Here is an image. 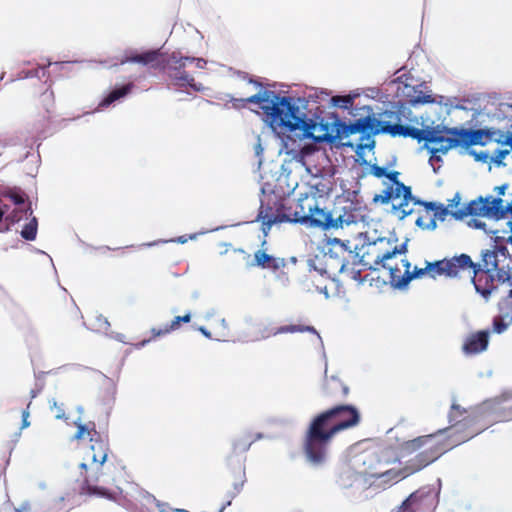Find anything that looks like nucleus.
<instances>
[{"instance_id": "obj_25", "label": "nucleus", "mask_w": 512, "mask_h": 512, "mask_svg": "<svg viewBox=\"0 0 512 512\" xmlns=\"http://www.w3.org/2000/svg\"><path fill=\"white\" fill-rule=\"evenodd\" d=\"M296 332H310V333L316 334L317 338L319 340V343H320L321 347L323 348V342H322L321 336L318 334V332L316 331V329L313 326H308V325L293 324V325L280 326L278 328L271 329V331L267 334H262V338L267 339L270 336H276L278 334L296 333Z\"/></svg>"}, {"instance_id": "obj_45", "label": "nucleus", "mask_w": 512, "mask_h": 512, "mask_svg": "<svg viewBox=\"0 0 512 512\" xmlns=\"http://www.w3.org/2000/svg\"><path fill=\"white\" fill-rule=\"evenodd\" d=\"M471 155L474 156V159L478 162L486 163L490 159L489 153L487 151H475L470 150L469 152Z\"/></svg>"}, {"instance_id": "obj_19", "label": "nucleus", "mask_w": 512, "mask_h": 512, "mask_svg": "<svg viewBox=\"0 0 512 512\" xmlns=\"http://www.w3.org/2000/svg\"><path fill=\"white\" fill-rule=\"evenodd\" d=\"M422 88L423 84L416 86L405 84L401 89V94L406 99V102L413 107L433 103L435 100L432 94L425 93Z\"/></svg>"}, {"instance_id": "obj_44", "label": "nucleus", "mask_w": 512, "mask_h": 512, "mask_svg": "<svg viewBox=\"0 0 512 512\" xmlns=\"http://www.w3.org/2000/svg\"><path fill=\"white\" fill-rule=\"evenodd\" d=\"M252 443L250 438H246L245 440H237L233 443V448L235 451H247Z\"/></svg>"}, {"instance_id": "obj_51", "label": "nucleus", "mask_w": 512, "mask_h": 512, "mask_svg": "<svg viewBox=\"0 0 512 512\" xmlns=\"http://www.w3.org/2000/svg\"><path fill=\"white\" fill-rule=\"evenodd\" d=\"M47 67L48 66L46 65V66H43V67H39L35 71H30L27 76L28 77H39V78L40 77H45L47 75V70H46Z\"/></svg>"}, {"instance_id": "obj_8", "label": "nucleus", "mask_w": 512, "mask_h": 512, "mask_svg": "<svg viewBox=\"0 0 512 512\" xmlns=\"http://www.w3.org/2000/svg\"><path fill=\"white\" fill-rule=\"evenodd\" d=\"M380 125H382V122L370 115L359 118L350 124H346L341 120L340 140L347 138L350 135L360 133L361 142L357 145L356 148V153L360 155L365 149L374 148L375 141L372 137L379 134Z\"/></svg>"}, {"instance_id": "obj_49", "label": "nucleus", "mask_w": 512, "mask_h": 512, "mask_svg": "<svg viewBox=\"0 0 512 512\" xmlns=\"http://www.w3.org/2000/svg\"><path fill=\"white\" fill-rule=\"evenodd\" d=\"M49 403L51 409L55 408L57 410V414L55 416L57 419L65 418L64 409L61 406H58L57 401L55 399L49 401Z\"/></svg>"}, {"instance_id": "obj_29", "label": "nucleus", "mask_w": 512, "mask_h": 512, "mask_svg": "<svg viewBox=\"0 0 512 512\" xmlns=\"http://www.w3.org/2000/svg\"><path fill=\"white\" fill-rule=\"evenodd\" d=\"M407 241L402 243L399 246H396L392 251H387L383 254H380L376 257L374 263L376 265H381L383 268L389 270V265L387 264V261L395 257L397 254H404L407 251Z\"/></svg>"}, {"instance_id": "obj_20", "label": "nucleus", "mask_w": 512, "mask_h": 512, "mask_svg": "<svg viewBox=\"0 0 512 512\" xmlns=\"http://www.w3.org/2000/svg\"><path fill=\"white\" fill-rule=\"evenodd\" d=\"M509 396L510 394H503L499 398L484 402L479 408H477L478 415H483L488 410H491L492 412L495 413H503V415L501 416L503 420H511L512 404L505 405V403L508 401Z\"/></svg>"}, {"instance_id": "obj_42", "label": "nucleus", "mask_w": 512, "mask_h": 512, "mask_svg": "<svg viewBox=\"0 0 512 512\" xmlns=\"http://www.w3.org/2000/svg\"><path fill=\"white\" fill-rule=\"evenodd\" d=\"M329 243L332 245L333 248L339 249L341 253H345L347 251L351 253V251L349 250V241L344 242L338 238H334L330 240Z\"/></svg>"}, {"instance_id": "obj_13", "label": "nucleus", "mask_w": 512, "mask_h": 512, "mask_svg": "<svg viewBox=\"0 0 512 512\" xmlns=\"http://www.w3.org/2000/svg\"><path fill=\"white\" fill-rule=\"evenodd\" d=\"M500 203L501 198H494L490 195L486 197L480 196L460 209L452 210L451 216L457 220H462L466 216H479L496 220V216L500 213L498 210Z\"/></svg>"}, {"instance_id": "obj_46", "label": "nucleus", "mask_w": 512, "mask_h": 512, "mask_svg": "<svg viewBox=\"0 0 512 512\" xmlns=\"http://www.w3.org/2000/svg\"><path fill=\"white\" fill-rule=\"evenodd\" d=\"M468 225L472 228H475V229H481V230H484L487 234H490V233H495V231H488L486 229V223L483 222L482 220H479V219H476V218H473L471 220H469L468 222Z\"/></svg>"}, {"instance_id": "obj_60", "label": "nucleus", "mask_w": 512, "mask_h": 512, "mask_svg": "<svg viewBox=\"0 0 512 512\" xmlns=\"http://www.w3.org/2000/svg\"><path fill=\"white\" fill-rule=\"evenodd\" d=\"M506 189H507V185L506 184L495 187V191H497V193L499 195H503L505 193Z\"/></svg>"}, {"instance_id": "obj_23", "label": "nucleus", "mask_w": 512, "mask_h": 512, "mask_svg": "<svg viewBox=\"0 0 512 512\" xmlns=\"http://www.w3.org/2000/svg\"><path fill=\"white\" fill-rule=\"evenodd\" d=\"M473 262L470 256L461 254L449 260H444L445 275L455 277L458 275L460 269L471 268Z\"/></svg>"}, {"instance_id": "obj_37", "label": "nucleus", "mask_w": 512, "mask_h": 512, "mask_svg": "<svg viewBox=\"0 0 512 512\" xmlns=\"http://www.w3.org/2000/svg\"><path fill=\"white\" fill-rule=\"evenodd\" d=\"M81 61H73V63H80ZM87 64H92L93 61H85ZM71 61H57V62H51L48 61L47 66H55L57 68L58 72H65V73H71Z\"/></svg>"}, {"instance_id": "obj_36", "label": "nucleus", "mask_w": 512, "mask_h": 512, "mask_svg": "<svg viewBox=\"0 0 512 512\" xmlns=\"http://www.w3.org/2000/svg\"><path fill=\"white\" fill-rule=\"evenodd\" d=\"M497 280L498 282L505 283L509 282V284L512 286V276L510 272L509 264L507 266H503L501 268L496 269V274L494 275V281Z\"/></svg>"}, {"instance_id": "obj_38", "label": "nucleus", "mask_w": 512, "mask_h": 512, "mask_svg": "<svg viewBox=\"0 0 512 512\" xmlns=\"http://www.w3.org/2000/svg\"><path fill=\"white\" fill-rule=\"evenodd\" d=\"M31 215H32V209L29 206L27 208L16 209L11 215H8L6 217V220H8L11 223H15V222L20 221L23 216L28 217Z\"/></svg>"}, {"instance_id": "obj_11", "label": "nucleus", "mask_w": 512, "mask_h": 512, "mask_svg": "<svg viewBox=\"0 0 512 512\" xmlns=\"http://www.w3.org/2000/svg\"><path fill=\"white\" fill-rule=\"evenodd\" d=\"M102 466L99 464H91L90 472L84 479L81 486V493L89 496H96L100 498H106L114 501L120 506H126V496L123 494V490L119 487L115 489H107L102 486H98L95 483L100 481Z\"/></svg>"}, {"instance_id": "obj_5", "label": "nucleus", "mask_w": 512, "mask_h": 512, "mask_svg": "<svg viewBox=\"0 0 512 512\" xmlns=\"http://www.w3.org/2000/svg\"><path fill=\"white\" fill-rule=\"evenodd\" d=\"M450 430H452V428L440 429L436 433L419 436L415 439L408 440L403 443L402 449L408 453L414 452L417 449L421 448L422 446L429 444L428 451H424L417 455L416 458L419 464L417 465L415 470H420L421 468L427 466L428 464L435 461L442 453L448 451L452 447L462 442H465L466 440L472 438L474 435L478 433L474 432L470 435L459 437L456 440H451L448 444H440L438 441H436V439H438L440 436H442L444 433H447Z\"/></svg>"}, {"instance_id": "obj_32", "label": "nucleus", "mask_w": 512, "mask_h": 512, "mask_svg": "<svg viewBox=\"0 0 512 512\" xmlns=\"http://www.w3.org/2000/svg\"><path fill=\"white\" fill-rule=\"evenodd\" d=\"M482 262L481 267L484 270L493 272L498 267V257L497 252L492 250H486L482 253Z\"/></svg>"}, {"instance_id": "obj_61", "label": "nucleus", "mask_w": 512, "mask_h": 512, "mask_svg": "<svg viewBox=\"0 0 512 512\" xmlns=\"http://www.w3.org/2000/svg\"><path fill=\"white\" fill-rule=\"evenodd\" d=\"M198 330L206 337L211 338V333L203 326L199 327Z\"/></svg>"}, {"instance_id": "obj_31", "label": "nucleus", "mask_w": 512, "mask_h": 512, "mask_svg": "<svg viewBox=\"0 0 512 512\" xmlns=\"http://www.w3.org/2000/svg\"><path fill=\"white\" fill-rule=\"evenodd\" d=\"M88 456L91 458L92 464H99L100 466H103L107 460V453L104 444L102 442L92 444Z\"/></svg>"}, {"instance_id": "obj_59", "label": "nucleus", "mask_w": 512, "mask_h": 512, "mask_svg": "<svg viewBox=\"0 0 512 512\" xmlns=\"http://www.w3.org/2000/svg\"><path fill=\"white\" fill-rule=\"evenodd\" d=\"M227 97H229V98H230V101H231V102H233V106H234L235 108H238V107H239V106H238V103H240V102L249 103V102L247 101V99H248L249 97H247V98H245V99H236V98L230 97V94H227Z\"/></svg>"}, {"instance_id": "obj_47", "label": "nucleus", "mask_w": 512, "mask_h": 512, "mask_svg": "<svg viewBox=\"0 0 512 512\" xmlns=\"http://www.w3.org/2000/svg\"><path fill=\"white\" fill-rule=\"evenodd\" d=\"M387 168L386 167H380L376 164L371 166V174L374 175L377 178H382L386 176Z\"/></svg>"}, {"instance_id": "obj_6", "label": "nucleus", "mask_w": 512, "mask_h": 512, "mask_svg": "<svg viewBox=\"0 0 512 512\" xmlns=\"http://www.w3.org/2000/svg\"><path fill=\"white\" fill-rule=\"evenodd\" d=\"M422 119V129H418L412 126H403L400 124H390L389 122H382L379 126V134H390L393 137H411L418 140V142L425 141L426 143L432 144L430 148H437L441 146L442 134H443V123H436L428 116Z\"/></svg>"}, {"instance_id": "obj_43", "label": "nucleus", "mask_w": 512, "mask_h": 512, "mask_svg": "<svg viewBox=\"0 0 512 512\" xmlns=\"http://www.w3.org/2000/svg\"><path fill=\"white\" fill-rule=\"evenodd\" d=\"M275 279L279 283V285L283 288H286L290 285V278H289L288 274L284 271H281V270L276 271Z\"/></svg>"}, {"instance_id": "obj_52", "label": "nucleus", "mask_w": 512, "mask_h": 512, "mask_svg": "<svg viewBox=\"0 0 512 512\" xmlns=\"http://www.w3.org/2000/svg\"><path fill=\"white\" fill-rule=\"evenodd\" d=\"M198 235H199L198 233L190 234L188 237L186 235H183V236L177 237L176 239H172L171 241L177 242L180 244H185L188 239L195 240Z\"/></svg>"}, {"instance_id": "obj_24", "label": "nucleus", "mask_w": 512, "mask_h": 512, "mask_svg": "<svg viewBox=\"0 0 512 512\" xmlns=\"http://www.w3.org/2000/svg\"><path fill=\"white\" fill-rule=\"evenodd\" d=\"M128 94V84H123L120 86L114 87L106 96L102 98L99 102L98 106L93 110L92 113L102 111L109 106L113 105L115 102L125 98Z\"/></svg>"}, {"instance_id": "obj_3", "label": "nucleus", "mask_w": 512, "mask_h": 512, "mask_svg": "<svg viewBox=\"0 0 512 512\" xmlns=\"http://www.w3.org/2000/svg\"><path fill=\"white\" fill-rule=\"evenodd\" d=\"M193 60L194 57L183 56L178 51L163 56L161 49L144 51L130 49V64L150 65L160 70L166 77L169 86L174 87L177 91H184L188 94L190 92L187 88L194 92H203L206 89L201 83L195 81L193 75L185 70L187 64L192 63Z\"/></svg>"}, {"instance_id": "obj_18", "label": "nucleus", "mask_w": 512, "mask_h": 512, "mask_svg": "<svg viewBox=\"0 0 512 512\" xmlns=\"http://www.w3.org/2000/svg\"><path fill=\"white\" fill-rule=\"evenodd\" d=\"M390 272V284L396 289H405L409 282L413 279L421 278L425 274H428L427 266L425 268H418L406 270L403 275H400V269L398 267H389Z\"/></svg>"}, {"instance_id": "obj_10", "label": "nucleus", "mask_w": 512, "mask_h": 512, "mask_svg": "<svg viewBox=\"0 0 512 512\" xmlns=\"http://www.w3.org/2000/svg\"><path fill=\"white\" fill-rule=\"evenodd\" d=\"M358 222V217L352 213L345 211L334 217L331 212L322 209L316 200L310 217H304V225L309 228H320L323 230L343 228Z\"/></svg>"}, {"instance_id": "obj_57", "label": "nucleus", "mask_w": 512, "mask_h": 512, "mask_svg": "<svg viewBox=\"0 0 512 512\" xmlns=\"http://www.w3.org/2000/svg\"><path fill=\"white\" fill-rule=\"evenodd\" d=\"M30 510V503L28 501L23 502L20 507L15 508V512H28Z\"/></svg>"}, {"instance_id": "obj_55", "label": "nucleus", "mask_w": 512, "mask_h": 512, "mask_svg": "<svg viewBox=\"0 0 512 512\" xmlns=\"http://www.w3.org/2000/svg\"><path fill=\"white\" fill-rule=\"evenodd\" d=\"M448 103H449V105L446 108V114H450L452 109H465V107L462 105L454 104V101L452 99H450V102H448Z\"/></svg>"}, {"instance_id": "obj_15", "label": "nucleus", "mask_w": 512, "mask_h": 512, "mask_svg": "<svg viewBox=\"0 0 512 512\" xmlns=\"http://www.w3.org/2000/svg\"><path fill=\"white\" fill-rule=\"evenodd\" d=\"M400 173L398 171L386 172V178H388L392 185L384 189L380 194H375L373 197L374 203L388 204L390 201L399 199L401 193L405 192V198L410 197V187L398 180Z\"/></svg>"}, {"instance_id": "obj_58", "label": "nucleus", "mask_w": 512, "mask_h": 512, "mask_svg": "<svg viewBox=\"0 0 512 512\" xmlns=\"http://www.w3.org/2000/svg\"><path fill=\"white\" fill-rule=\"evenodd\" d=\"M9 210V206L7 204H4L2 199L0 198V214H1V221L3 220L4 216Z\"/></svg>"}, {"instance_id": "obj_50", "label": "nucleus", "mask_w": 512, "mask_h": 512, "mask_svg": "<svg viewBox=\"0 0 512 512\" xmlns=\"http://www.w3.org/2000/svg\"><path fill=\"white\" fill-rule=\"evenodd\" d=\"M31 405V402L28 403L27 408L22 411V425L21 429L27 428L30 426V422L28 421L29 418V407Z\"/></svg>"}, {"instance_id": "obj_54", "label": "nucleus", "mask_w": 512, "mask_h": 512, "mask_svg": "<svg viewBox=\"0 0 512 512\" xmlns=\"http://www.w3.org/2000/svg\"><path fill=\"white\" fill-rule=\"evenodd\" d=\"M434 100L435 101L433 103H437L438 105L444 106L445 108L448 107V102H450V98H447L445 96H437L436 98L434 97Z\"/></svg>"}, {"instance_id": "obj_63", "label": "nucleus", "mask_w": 512, "mask_h": 512, "mask_svg": "<svg viewBox=\"0 0 512 512\" xmlns=\"http://www.w3.org/2000/svg\"><path fill=\"white\" fill-rule=\"evenodd\" d=\"M436 228V222L434 219H431L428 224L425 225V229L433 230Z\"/></svg>"}, {"instance_id": "obj_64", "label": "nucleus", "mask_w": 512, "mask_h": 512, "mask_svg": "<svg viewBox=\"0 0 512 512\" xmlns=\"http://www.w3.org/2000/svg\"><path fill=\"white\" fill-rule=\"evenodd\" d=\"M255 153L257 156H260L263 153V148L260 142L255 146Z\"/></svg>"}, {"instance_id": "obj_28", "label": "nucleus", "mask_w": 512, "mask_h": 512, "mask_svg": "<svg viewBox=\"0 0 512 512\" xmlns=\"http://www.w3.org/2000/svg\"><path fill=\"white\" fill-rule=\"evenodd\" d=\"M191 320V313L188 312L183 316H176L169 325H165L163 328H153L151 330L153 337L165 336L171 331L177 330L180 327V323H188Z\"/></svg>"}, {"instance_id": "obj_22", "label": "nucleus", "mask_w": 512, "mask_h": 512, "mask_svg": "<svg viewBox=\"0 0 512 512\" xmlns=\"http://www.w3.org/2000/svg\"><path fill=\"white\" fill-rule=\"evenodd\" d=\"M253 265L276 272L286 266V261L284 258L271 256L263 250H257Z\"/></svg>"}, {"instance_id": "obj_16", "label": "nucleus", "mask_w": 512, "mask_h": 512, "mask_svg": "<svg viewBox=\"0 0 512 512\" xmlns=\"http://www.w3.org/2000/svg\"><path fill=\"white\" fill-rule=\"evenodd\" d=\"M471 268L474 273L472 283L476 292L483 298L488 299L491 293L496 289V286L494 285V274L490 271L484 270L481 267V264L473 263Z\"/></svg>"}, {"instance_id": "obj_48", "label": "nucleus", "mask_w": 512, "mask_h": 512, "mask_svg": "<svg viewBox=\"0 0 512 512\" xmlns=\"http://www.w3.org/2000/svg\"><path fill=\"white\" fill-rule=\"evenodd\" d=\"M461 196L457 192L452 199L449 200V203L447 205L449 210H456L459 209L458 206L460 205Z\"/></svg>"}, {"instance_id": "obj_53", "label": "nucleus", "mask_w": 512, "mask_h": 512, "mask_svg": "<svg viewBox=\"0 0 512 512\" xmlns=\"http://www.w3.org/2000/svg\"><path fill=\"white\" fill-rule=\"evenodd\" d=\"M86 432L87 427L85 424H77V432L74 435V439H81Z\"/></svg>"}, {"instance_id": "obj_7", "label": "nucleus", "mask_w": 512, "mask_h": 512, "mask_svg": "<svg viewBox=\"0 0 512 512\" xmlns=\"http://www.w3.org/2000/svg\"><path fill=\"white\" fill-rule=\"evenodd\" d=\"M316 201L315 196L304 195L300 197L295 205L294 211L290 214H272L271 207H265L261 202L257 221L262 222L261 230L264 237H267L272 225L282 222H293L304 225V217H310L312 207Z\"/></svg>"}, {"instance_id": "obj_17", "label": "nucleus", "mask_w": 512, "mask_h": 512, "mask_svg": "<svg viewBox=\"0 0 512 512\" xmlns=\"http://www.w3.org/2000/svg\"><path fill=\"white\" fill-rule=\"evenodd\" d=\"M512 325V288L508 297L499 303V315L493 318V332L502 334Z\"/></svg>"}, {"instance_id": "obj_4", "label": "nucleus", "mask_w": 512, "mask_h": 512, "mask_svg": "<svg viewBox=\"0 0 512 512\" xmlns=\"http://www.w3.org/2000/svg\"><path fill=\"white\" fill-rule=\"evenodd\" d=\"M496 132L489 130H466L458 128H449L443 124V134L441 146L437 148H430L431 157L429 162L434 166L435 162H440L441 157L438 153L446 154L450 149L462 145H486L488 141L493 139Z\"/></svg>"}, {"instance_id": "obj_35", "label": "nucleus", "mask_w": 512, "mask_h": 512, "mask_svg": "<svg viewBox=\"0 0 512 512\" xmlns=\"http://www.w3.org/2000/svg\"><path fill=\"white\" fill-rule=\"evenodd\" d=\"M428 274L432 278H436L440 275H445L444 260L435 262H426Z\"/></svg>"}, {"instance_id": "obj_14", "label": "nucleus", "mask_w": 512, "mask_h": 512, "mask_svg": "<svg viewBox=\"0 0 512 512\" xmlns=\"http://www.w3.org/2000/svg\"><path fill=\"white\" fill-rule=\"evenodd\" d=\"M154 507H157L159 512H189L186 509H170L167 503L157 501L138 484L130 482V512H153Z\"/></svg>"}, {"instance_id": "obj_33", "label": "nucleus", "mask_w": 512, "mask_h": 512, "mask_svg": "<svg viewBox=\"0 0 512 512\" xmlns=\"http://www.w3.org/2000/svg\"><path fill=\"white\" fill-rule=\"evenodd\" d=\"M38 230V221L36 217H31L28 223H26L21 230V236L27 241L35 240Z\"/></svg>"}, {"instance_id": "obj_41", "label": "nucleus", "mask_w": 512, "mask_h": 512, "mask_svg": "<svg viewBox=\"0 0 512 512\" xmlns=\"http://www.w3.org/2000/svg\"><path fill=\"white\" fill-rule=\"evenodd\" d=\"M8 196L11 199V201L17 206L23 205L26 201L25 193H23L20 190L10 192Z\"/></svg>"}, {"instance_id": "obj_40", "label": "nucleus", "mask_w": 512, "mask_h": 512, "mask_svg": "<svg viewBox=\"0 0 512 512\" xmlns=\"http://www.w3.org/2000/svg\"><path fill=\"white\" fill-rule=\"evenodd\" d=\"M509 154V150L496 149L494 154L490 156L491 162L500 166L503 165V159Z\"/></svg>"}, {"instance_id": "obj_62", "label": "nucleus", "mask_w": 512, "mask_h": 512, "mask_svg": "<svg viewBox=\"0 0 512 512\" xmlns=\"http://www.w3.org/2000/svg\"><path fill=\"white\" fill-rule=\"evenodd\" d=\"M497 252V256L499 254H501L503 257H506V252H507V248L502 246V247H497V249L495 250Z\"/></svg>"}, {"instance_id": "obj_1", "label": "nucleus", "mask_w": 512, "mask_h": 512, "mask_svg": "<svg viewBox=\"0 0 512 512\" xmlns=\"http://www.w3.org/2000/svg\"><path fill=\"white\" fill-rule=\"evenodd\" d=\"M259 90L247 101L256 104L263 111L265 121L273 129L286 131L302 130L306 137L317 142L332 143L340 139V121L336 114L321 118L320 122L309 119L306 114L307 101L304 98L282 96L266 89L258 81L250 80Z\"/></svg>"}, {"instance_id": "obj_56", "label": "nucleus", "mask_w": 512, "mask_h": 512, "mask_svg": "<svg viewBox=\"0 0 512 512\" xmlns=\"http://www.w3.org/2000/svg\"><path fill=\"white\" fill-rule=\"evenodd\" d=\"M193 62H195L196 67L199 68V69H204L206 64H207V61L204 58H196V57H194V60L192 61V63Z\"/></svg>"}, {"instance_id": "obj_39", "label": "nucleus", "mask_w": 512, "mask_h": 512, "mask_svg": "<svg viewBox=\"0 0 512 512\" xmlns=\"http://www.w3.org/2000/svg\"><path fill=\"white\" fill-rule=\"evenodd\" d=\"M331 102L336 107H339L342 109H348L353 104V97H351L349 95L334 96L331 98Z\"/></svg>"}, {"instance_id": "obj_34", "label": "nucleus", "mask_w": 512, "mask_h": 512, "mask_svg": "<svg viewBox=\"0 0 512 512\" xmlns=\"http://www.w3.org/2000/svg\"><path fill=\"white\" fill-rule=\"evenodd\" d=\"M424 206L427 209L435 211V217H437L440 220H445V217L450 214L451 211L449 210L447 206L443 205L442 203H436V202H425Z\"/></svg>"}, {"instance_id": "obj_9", "label": "nucleus", "mask_w": 512, "mask_h": 512, "mask_svg": "<svg viewBox=\"0 0 512 512\" xmlns=\"http://www.w3.org/2000/svg\"><path fill=\"white\" fill-rule=\"evenodd\" d=\"M404 477L405 475H402L400 470L394 469L366 475L355 472L351 468H346L339 477V483L344 488L352 487L357 483L364 482L368 483L370 487H375L376 489H386Z\"/></svg>"}, {"instance_id": "obj_26", "label": "nucleus", "mask_w": 512, "mask_h": 512, "mask_svg": "<svg viewBox=\"0 0 512 512\" xmlns=\"http://www.w3.org/2000/svg\"><path fill=\"white\" fill-rule=\"evenodd\" d=\"M109 328L110 322L106 317H104L101 314L95 316L93 322L91 323V326L89 327V329L95 332L104 333L106 336L112 339H115L121 343H126V336L124 334L109 332Z\"/></svg>"}, {"instance_id": "obj_2", "label": "nucleus", "mask_w": 512, "mask_h": 512, "mask_svg": "<svg viewBox=\"0 0 512 512\" xmlns=\"http://www.w3.org/2000/svg\"><path fill=\"white\" fill-rule=\"evenodd\" d=\"M360 422V413L352 405L334 406L313 418L304 440V454L313 466L323 465L328 458L333 437Z\"/></svg>"}, {"instance_id": "obj_21", "label": "nucleus", "mask_w": 512, "mask_h": 512, "mask_svg": "<svg viewBox=\"0 0 512 512\" xmlns=\"http://www.w3.org/2000/svg\"><path fill=\"white\" fill-rule=\"evenodd\" d=\"M489 331L481 330L468 336L463 344L466 355L478 354L485 351L489 343Z\"/></svg>"}, {"instance_id": "obj_12", "label": "nucleus", "mask_w": 512, "mask_h": 512, "mask_svg": "<svg viewBox=\"0 0 512 512\" xmlns=\"http://www.w3.org/2000/svg\"><path fill=\"white\" fill-rule=\"evenodd\" d=\"M102 466L99 464H91L90 472L84 479L81 486V493L89 496H96L100 498H106L114 501L120 506H126V496L123 494V490L119 487L115 489H107L102 486H98L95 483L100 481Z\"/></svg>"}, {"instance_id": "obj_27", "label": "nucleus", "mask_w": 512, "mask_h": 512, "mask_svg": "<svg viewBox=\"0 0 512 512\" xmlns=\"http://www.w3.org/2000/svg\"><path fill=\"white\" fill-rule=\"evenodd\" d=\"M402 200L398 205L393 204L392 206V213L397 215L399 219H404L408 215H410L413 212V208L410 207V203H413L414 205H423L425 201L419 200L415 196L412 195V192L410 191V197L405 198V192L401 193Z\"/></svg>"}, {"instance_id": "obj_30", "label": "nucleus", "mask_w": 512, "mask_h": 512, "mask_svg": "<svg viewBox=\"0 0 512 512\" xmlns=\"http://www.w3.org/2000/svg\"><path fill=\"white\" fill-rule=\"evenodd\" d=\"M470 417L468 415V411L463 409L461 410L460 406L456 403H453L451 406V411L448 415L449 422L452 423L453 426H464L467 419Z\"/></svg>"}]
</instances>
